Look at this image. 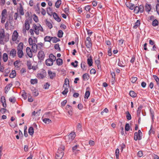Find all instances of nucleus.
I'll use <instances>...</instances> for the list:
<instances>
[{"label":"nucleus","instance_id":"6","mask_svg":"<svg viewBox=\"0 0 159 159\" xmlns=\"http://www.w3.org/2000/svg\"><path fill=\"white\" fill-rule=\"evenodd\" d=\"M19 7L17 8V12L19 13L20 16H23L24 14V9L22 4L21 3L19 4Z\"/></svg>","mask_w":159,"mask_h":159},{"label":"nucleus","instance_id":"47","mask_svg":"<svg viewBox=\"0 0 159 159\" xmlns=\"http://www.w3.org/2000/svg\"><path fill=\"white\" fill-rule=\"evenodd\" d=\"M46 24L48 26V28L50 29H51L52 28V24L49 21H47L46 22Z\"/></svg>","mask_w":159,"mask_h":159},{"label":"nucleus","instance_id":"15","mask_svg":"<svg viewBox=\"0 0 159 159\" xmlns=\"http://www.w3.org/2000/svg\"><path fill=\"white\" fill-rule=\"evenodd\" d=\"M27 30H29L30 29V24L29 21L28 20L26 19L25 20V26L24 27Z\"/></svg>","mask_w":159,"mask_h":159},{"label":"nucleus","instance_id":"8","mask_svg":"<svg viewBox=\"0 0 159 159\" xmlns=\"http://www.w3.org/2000/svg\"><path fill=\"white\" fill-rule=\"evenodd\" d=\"M64 152L62 151H57L56 154V159H61L64 155Z\"/></svg>","mask_w":159,"mask_h":159},{"label":"nucleus","instance_id":"52","mask_svg":"<svg viewBox=\"0 0 159 159\" xmlns=\"http://www.w3.org/2000/svg\"><path fill=\"white\" fill-rule=\"evenodd\" d=\"M78 62L77 61H75L74 62H71V65L73 66L74 67H76L78 66Z\"/></svg>","mask_w":159,"mask_h":159},{"label":"nucleus","instance_id":"46","mask_svg":"<svg viewBox=\"0 0 159 159\" xmlns=\"http://www.w3.org/2000/svg\"><path fill=\"white\" fill-rule=\"evenodd\" d=\"M63 33L61 30H59L58 31L57 36L59 38H61L62 37Z\"/></svg>","mask_w":159,"mask_h":159},{"label":"nucleus","instance_id":"26","mask_svg":"<svg viewBox=\"0 0 159 159\" xmlns=\"http://www.w3.org/2000/svg\"><path fill=\"white\" fill-rule=\"evenodd\" d=\"M14 19L15 20H17L18 18H20L21 19V16L19 15L18 12H16L15 13L14 15Z\"/></svg>","mask_w":159,"mask_h":159},{"label":"nucleus","instance_id":"3","mask_svg":"<svg viewBox=\"0 0 159 159\" xmlns=\"http://www.w3.org/2000/svg\"><path fill=\"white\" fill-rule=\"evenodd\" d=\"M75 136V132H71L69 135L66 137V142L70 143L73 140Z\"/></svg>","mask_w":159,"mask_h":159},{"label":"nucleus","instance_id":"17","mask_svg":"<svg viewBox=\"0 0 159 159\" xmlns=\"http://www.w3.org/2000/svg\"><path fill=\"white\" fill-rule=\"evenodd\" d=\"M16 50L14 49H12L10 52V55L12 57H14L16 56Z\"/></svg>","mask_w":159,"mask_h":159},{"label":"nucleus","instance_id":"61","mask_svg":"<svg viewBox=\"0 0 159 159\" xmlns=\"http://www.w3.org/2000/svg\"><path fill=\"white\" fill-rule=\"evenodd\" d=\"M33 16H34L33 19L34 20V21L36 22H37L39 21V19H38V16L35 14H34Z\"/></svg>","mask_w":159,"mask_h":159},{"label":"nucleus","instance_id":"51","mask_svg":"<svg viewBox=\"0 0 159 159\" xmlns=\"http://www.w3.org/2000/svg\"><path fill=\"white\" fill-rule=\"evenodd\" d=\"M15 98L14 97H12L9 98V101L12 103H14L16 101Z\"/></svg>","mask_w":159,"mask_h":159},{"label":"nucleus","instance_id":"20","mask_svg":"<svg viewBox=\"0 0 159 159\" xmlns=\"http://www.w3.org/2000/svg\"><path fill=\"white\" fill-rule=\"evenodd\" d=\"M86 64V63L84 61H82L81 63V68L84 71H85L86 70L87 68Z\"/></svg>","mask_w":159,"mask_h":159},{"label":"nucleus","instance_id":"64","mask_svg":"<svg viewBox=\"0 0 159 159\" xmlns=\"http://www.w3.org/2000/svg\"><path fill=\"white\" fill-rule=\"evenodd\" d=\"M156 9L157 12L159 15V4H157L156 5Z\"/></svg>","mask_w":159,"mask_h":159},{"label":"nucleus","instance_id":"36","mask_svg":"<svg viewBox=\"0 0 159 159\" xmlns=\"http://www.w3.org/2000/svg\"><path fill=\"white\" fill-rule=\"evenodd\" d=\"M61 0H57L55 3V6L57 8H58L61 4Z\"/></svg>","mask_w":159,"mask_h":159},{"label":"nucleus","instance_id":"11","mask_svg":"<svg viewBox=\"0 0 159 159\" xmlns=\"http://www.w3.org/2000/svg\"><path fill=\"white\" fill-rule=\"evenodd\" d=\"M46 75V73L44 71H43L42 73H38L37 74V77L39 79H43L45 77Z\"/></svg>","mask_w":159,"mask_h":159},{"label":"nucleus","instance_id":"5","mask_svg":"<svg viewBox=\"0 0 159 159\" xmlns=\"http://www.w3.org/2000/svg\"><path fill=\"white\" fill-rule=\"evenodd\" d=\"M85 45L86 47L88 48H92V43L91 40L89 37H88L86 38V41L85 42Z\"/></svg>","mask_w":159,"mask_h":159},{"label":"nucleus","instance_id":"40","mask_svg":"<svg viewBox=\"0 0 159 159\" xmlns=\"http://www.w3.org/2000/svg\"><path fill=\"white\" fill-rule=\"evenodd\" d=\"M153 76L154 79V80H156L157 84L159 86V79L158 77L156 75H153Z\"/></svg>","mask_w":159,"mask_h":159},{"label":"nucleus","instance_id":"27","mask_svg":"<svg viewBox=\"0 0 159 159\" xmlns=\"http://www.w3.org/2000/svg\"><path fill=\"white\" fill-rule=\"evenodd\" d=\"M159 24V22L157 19L154 20L152 23V25L153 26L156 27L158 26Z\"/></svg>","mask_w":159,"mask_h":159},{"label":"nucleus","instance_id":"42","mask_svg":"<svg viewBox=\"0 0 159 159\" xmlns=\"http://www.w3.org/2000/svg\"><path fill=\"white\" fill-rule=\"evenodd\" d=\"M35 10L37 13L40 14V8L39 4H37L36 6L35 7Z\"/></svg>","mask_w":159,"mask_h":159},{"label":"nucleus","instance_id":"56","mask_svg":"<svg viewBox=\"0 0 159 159\" xmlns=\"http://www.w3.org/2000/svg\"><path fill=\"white\" fill-rule=\"evenodd\" d=\"M54 48L55 49L57 50V51L60 50V48L59 47V45L58 43L54 45Z\"/></svg>","mask_w":159,"mask_h":159},{"label":"nucleus","instance_id":"63","mask_svg":"<svg viewBox=\"0 0 159 159\" xmlns=\"http://www.w3.org/2000/svg\"><path fill=\"white\" fill-rule=\"evenodd\" d=\"M12 86V84H9L7 85V86L5 87V89H7V90H9L10 88Z\"/></svg>","mask_w":159,"mask_h":159},{"label":"nucleus","instance_id":"41","mask_svg":"<svg viewBox=\"0 0 159 159\" xmlns=\"http://www.w3.org/2000/svg\"><path fill=\"white\" fill-rule=\"evenodd\" d=\"M126 117L128 120H130L131 119V117L129 111H127L126 112Z\"/></svg>","mask_w":159,"mask_h":159},{"label":"nucleus","instance_id":"18","mask_svg":"<svg viewBox=\"0 0 159 159\" xmlns=\"http://www.w3.org/2000/svg\"><path fill=\"white\" fill-rule=\"evenodd\" d=\"M48 74L50 78L51 79H52L56 76V73L50 70H48Z\"/></svg>","mask_w":159,"mask_h":159},{"label":"nucleus","instance_id":"24","mask_svg":"<svg viewBox=\"0 0 159 159\" xmlns=\"http://www.w3.org/2000/svg\"><path fill=\"white\" fill-rule=\"evenodd\" d=\"M52 37L50 36H46L44 38V40L45 42H50L51 41Z\"/></svg>","mask_w":159,"mask_h":159},{"label":"nucleus","instance_id":"31","mask_svg":"<svg viewBox=\"0 0 159 159\" xmlns=\"http://www.w3.org/2000/svg\"><path fill=\"white\" fill-rule=\"evenodd\" d=\"M51 41L53 43H56L57 42L59 41L60 40L59 39H58L55 37H52Z\"/></svg>","mask_w":159,"mask_h":159},{"label":"nucleus","instance_id":"28","mask_svg":"<svg viewBox=\"0 0 159 159\" xmlns=\"http://www.w3.org/2000/svg\"><path fill=\"white\" fill-rule=\"evenodd\" d=\"M8 57L7 54L6 53H4L2 56V59L5 62H6L8 60Z\"/></svg>","mask_w":159,"mask_h":159},{"label":"nucleus","instance_id":"16","mask_svg":"<svg viewBox=\"0 0 159 159\" xmlns=\"http://www.w3.org/2000/svg\"><path fill=\"white\" fill-rule=\"evenodd\" d=\"M151 9V6L150 4L146 3L145 6V10L148 12H149Z\"/></svg>","mask_w":159,"mask_h":159},{"label":"nucleus","instance_id":"58","mask_svg":"<svg viewBox=\"0 0 159 159\" xmlns=\"http://www.w3.org/2000/svg\"><path fill=\"white\" fill-rule=\"evenodd\" d=\"M125 130L127 131H128L130 129V125L129 124L127 123L125 125Z\"/></svg>","mask_w":159,"mask_h":159},{"label":"nucleus","instance_id":"7","mask_svg":"<svg viewBox=\"0 0 159 159\" xmlns=\"http://www.w3.org/2000/svg\"><path fill=\"white\" fill-rule=\"evenodd\" d=\"M38 57L40 61H43L45 57L44 52L42 50L39 51L38 55Z\"/></svg>","mask_w":159,"mask_h":159},{"label":"nucleus","instance_id":"21","mask_svg":"<svg viewBox=\"0 0 159 159\" xmlns=\"http://www.w3.org/2000/svg\"><path fill=\"white\" fill-rule=\"evenodd\" d=\"M49 59L52 61H55L56 60V57L52 54H50L49 55Z\"/></svg>","mask_w":159,"mask_h":159},{"label":"nucleus","instance_id":"55","mask_svg":"<svg viewBox=\"0 0 159 159\" xmlns=\"http://www.w3.org/2000/svg\"><path fill=\"white\" fill-rule=\"evenodd\" d=\"M137 80V78L136 77H132L131 78V82L133 83H134Z\"/></svg>","mask_w":159,"mask_h":159},{"label":"nucleus","instance_id":"43","mask_svg":"<svg viewBox=\"0 0 159 159\" xmlns=\"http://www.w3.org/2000/svg\"><path fill=\"white\" fill-rule=\"evenodd\" d=\"M87 62L89 66H90L92 65V58H91V57H90V58H88L87 59Z\"/></svg>","mask_w":159,"mask_h":159},{"label":"nucleus","instance_id":"54","mask_svg":"<svg viewBox=\"0 0 159 159\" xmlns=\"http://www.w3.org/2000/svg\"><path fill=\"white\" fill-rule=\"evenodd\" d=\"M77 129L79 130V131H80L82 129V125H81L80 123H79L78 124L77 126Z\"/></svg>","mask_w":159,"mask_h":159},{"label":"nucleus","instance_id":"38","mask_svg":"<svg viewBox=\"0 0 159 159\" xmlns=\"http://www.w3.org/2000/svg\"><path fill=\"white\" fill-rule=\"evenodd\" d=\"M139 7V12L140 13H142L144 11V7L142 5H140L138 7Z\"/></svg>","mask_w":159,"mask_h":159},{"label":"nucleus","instance_id":"44","mask_svg":"<svg viewBox=\"0 0 159 159\" xmlns=\"http://www.w3.org/2000/svg\"><path fill=\"white\" fill-rule=\"evenodd\" d=\"M7 11L6 9H4L2 10L1 13V15L2 17H6V13Z\"/></svg>","mask_w":159,"mask_h":159},{"label":"nucleus","instance_id":"59","mask_svg":"<svg viewBox=\"0 0 159 159\" xmlns=\"http://www.w3.org/2000/svg\"><path fill=\"white\" fill-rule=\"evenodd\" d=\"M134 13L136 14H137L139 12V7L138 6H135V7L134 8Z\"/></svg>","mask_w":159,"mask_h":159},{"label":"nucleus","instance_id":"10","mask_svg":"<svg viewBox=\"0 0 159 159\" xmlns=\"http://www.w3.org/2000/svg\"><path fill=\"white\" fill-rule=\"evenodd\" d=\"M26 52L27 54L31 58L32 57V52H33L30 47H27L26 48Z\"/></svg>","mask_w":159,"mask_h":159},{"label":"nucleus","instance_id":"4","mask_svg":"<svg viewBox=\"0 0 159 159\" xmlns=\"http://www.w3.org/2000/svg\"><path fill=\"white\" fill-rule=\"evenodd\" d=\"M142 133L140 130L138 132H135L134 134V139L135 140H140L142 139Z\"/></svg>","mask_w":159,"mask_h":159},{"label":"nucleus","instance_id":"23","mask_svg":"<svg viewBox=\"0 0 159 159\" xmlns=\"http://www.w3.org/2000/svg\"><path fill=\"white\" fill-rule=\"evenodd\" d=\"M82 78L84 80H87L89 79V75L88 74L85 73L83 75Z\"/></svg>","mask_w":159,"mask_h":159},{"label":"nucleus","instance_id":"14","mask_svg":"<svg viewBox=\"0 0 159 159\" xmlns=\"http://www.w3.org/2000/svg\"><path fill=\"white\" fill-rule=\"evenodd\" d=\"M54 18L58 22H60L61 20V19L58 16V15L55 12H53L52 14Z\"/></svg>","mask_w":159,"mask_h":159},{"label":"nucleus","instance_id":"9","mask_svg":"<svg viewBox=\"0 0 159 159\" xmlns=\"http://www.w3.org/2000/svg\"><path fill=\"white\" fill-rule=\"evenodd\" d=\"M18 36V34L16 30H15L12 36V40L13 41H16L17 40Z\"/></svg>","mask_w":159,"mask_h":159},{"label":"nucleus","instance_id":"30","mask_svg":"<svg viewBox=\"0 0 159 159\" xmlns=\"http://www.w3.org/2000/svg\"><path fill=\"white\" fill-rule=\"evenodd\" d=\"M23 48V44L22 43H19L17 47V50L22 51Z\"/></svg>","mask_w":159,"mask_h":159},{"label":"nucleus","instance_id":"19","mask_svg":"<svg viewBox=\"0 0 159 159\" xmlns=\"http://www.w3.org/2000/svg\"><path fill=\"white\" fill-rule=\"evenodd\" d=\"M31 45V50L32 52H35L37 49L38 45L35 43H34L33 44Z\"/></svg>","mask_w":159,"mask_h":159},{"label":"nucleus","instance_id":"60","mask_svg":"<svg viewBox=\"0 0 159 159\" xmlns=\"http://www.w3.org/2000/svg\"><path fill=\"white\" fill-rule=\"evenodd\" d=\"M50 86L49 84L46 83L44 85L43 88L45 89H48L49 86Z\"/></svg>","mask_w":159,"mask_h":159},{"label":"nucleus","instance_id":"57","mask_svg":"<svg viewBox=\"0 0 159 159\" xmlns=\"http://www.w3.org/2000/svg\"><path fill=\"white\" fill-rule=\"evenodd\" d=\"M68 91V88H65L64 90L62 92V94L64 95H65L67 94Z\"/></svg>","mask_w":159,"mask_h":159},{"label":"nucleus","instance_id":"49","mask_svg":"<svg viewBox=\"0 0 159 159\" xmlns=\"http://www.w3.org/2000/svg\"><path fill=\"white\" fill-rule=\"evenodd\" d=\"M38 82L37 80L36 79H32L30 80V82L32 84H36Z\"/></svg>","mask_w":159,"mask_h":159},{"label":"nucleus","instance_id":"37","mask_svg":"<svg viewBox=\"0 0 159 159\" xmlns=\"http://www.w3.org/2000/svg\"><path fill=\"white\" fill-rule=\"evenodd\" d=\"M33 91V94L35 97L39 95V92L38 91L35 89H34L33 90H32Z\"/></svg>","mask_w":159,"mask_h":159},{"label":"nucleus","instance_id":"48","mask_svg":"<svg viewBox=\"0 0 159 159\" xmlns=\"http://www.w3.org/2000/svg\"><path fill=\"white\" fill-rule=\"evenodd\" d=\"M90 94V92L89 91H86L84 95V98L87 99L88 98Z\"/></svg>","mask_w":159,"mask_h":159},{"label":"nucleus","instance_id":"22","mask_svg":"<svg viewBox=\"0 0 159 159\" xmlns=\"http://www.w3.org/2000/svg\"><path fill=\"white\" fill-rule=\"evenodd\" d=\"M142 107L143 106L141 105H140L138 107V110L137 111V115L138 117H139L140 116V114Z\"/></svg>","mask_w":159,"mask_h":159},{"label":"nucleus","instance_id":"34","mask_svg":"<svg viewBox=\"0 0 159 159\" xmlns=\"http://www.w3.org/2000/svg\"><path fill=\"white\" fill-rule=\"evenodd\" d=\"M17 55L19 57L21 58L23 56V53L22 51L17 50Z\"/></svg>","mask_w":159,"mask_h":159},{"label":"nucleus","instance_id":"35","mask_svg":"<svg viewBox=\"0 0 159 159\" xmlns=\"http://www.w3.org/2000/svg\"><path fill=\"white\" fill-rule=\"evenodd\" d=\"M129 95L133 98H134L137 96V94L134 91H130L129 92Z\"/></svg>","mask_w":159,"mask_h":159},{"label":"nucleus","instance_id":"12","mask_svg":"<svg viewBox=\"0 0 159 159\" xmlns=\"http://www.w3.org/2000/svg\"><path fill=\"white\" fill-rule=\"evenodd\" d=\"M126 5L131 10H133L135 7L134 4L128 2L126 3Z\"/></svg>","mask_w":159,"mask_h":159},{"label":"nucleus","instance_id":"33","mask_svg":"<svg viewBox=\"0 0 159 159\" xmlns=\"http://www.w3.org/2000/svg\"><path fill=\"white\" fill-rule=\"evenodd\" d=\"M57 64L58 66H61L62 64L63 61L61 58H58L57 59Z\"/></svg>","mask_w":159,"mask_h":159},{"label":"nucleus","instance_id":"45","mask_svg":"<svg viewBox=\"0 0 159 159\" xmlns=\"http://www.w3.org/2000/svg\"><path fill=\"white\" fill-rule=\"evenodd\" d=\"M43 121L45 123H48L51 122V121L48 118H44L43 119Z\"/></svg>","mask_w":159,"mask_h":159},{"label":"nucleus","instance_id":"62","mask_svg":"<svg viewBox=\"0 0 159 159\" xmlns=\"http://www.w3.org/2000/svg\"><path fill=\"white\" fill-rule=\"evenodd\" d=\"M143 153L142 151H139L137 154V155L139 157H141L143 156Z\"/></svg>","mask_w":159,"mask_h":159},{"label":"nucleus","instance_id":"53","mask_svg":"<svg viewBox=\"0 0 159 159\" xmlns=\"http://www.w3.org/2000/svg\"><path fill=\"white\" fill-rule=\"evenodd\" d=\"M66 109L68 111H72L73 110L72 107L69 105H66Z\"/></svg>","mask_w":159,"mask_h":159},{"label":"nucleus","instance_id":"29","mask_svg":"<svg viewBox=\"0 0 159 159\" xmlns=\"http://www.w3.org/2000/svg\"><path fill=\"white\" fill-rule=\"evenodd\" d=\"M41 111V109H39L36 112L34 111L32 113V115L33 116H39L40 115V112Z\"/></svg>","mask_w":159,"mask_h":159},{"label":"nucleus","instance_id":"1","mask_svg":"<svg viewBox=\"0 0 159 159\" xmlns=\"http://www.w3.org/2000/svg\"><path fill=\"white\" fill-rule=\"evenodd\" d=\"M9 36L8 34L5 35L4 31H1L0 33V44H4V42L8 41Z\"/></svg>","mask_w":159,"mask_h":159},{"label":"nucleus","instance_id":"50","mask_svg":"<svg viewBox=\"0 0 159 159\" xmlns=\"http://www.w3.org/2000/svg\"><path fill=\"white\" fill-rule=\"evenodd\" d=\"M64 149L65 146L63 145H61L60 147L58 148V151L60 152V151H62L63 152V151L64 150Z\"/></svg>","mask_w":159,"mask_h":159},{"label":"nucleus","instance_id":"39","mask_svg":"<svg viewBox=\"0 0 159 159\" xmlns=\"http://www.w3.org/2000/svg\"><path fill=\"white\" fill-rule=\"evenodd\" d=\"M140 22L139 20H137L136 23H135V25L133 26L134 29H136L137 27L140 25Z\"/></svg>","mask_w":159,"mask_h":159},{"label":"nucleus","instance_id":"32","mask_svg":"<svg viewBox=\"0 0 159 159\" xmlns=\"http://www.w3.org/2000/svg\"><path fill=\"white\" fill-rule=\"evenodd\" d=\"M28 132L30 135H33L34 132V129L32 127H30L28 129Z\"/></svg>","mask_w":159,"mask_h":159},{"label":"nucleus","instance_id":"25","mask_svg":"<svg viewBox=\"0 0 159 159\" xmlns=\"http://www.w3.org/2000/svg\"><path fill=\"white\" fill-rule=\"evenodd\" d=\"M79 146V145H76L73 146L72 148L73 152H74L75 153H77V152L79 151V150H77V148Z\"/></svg>","mask_w":159,"mask_h":159},{"label":"nucleus","instance_id":"2","mask_svg":"<svg viewBox=\"0 0 159 159\" xmlns=\"http://www.w3.org/2000/svg\"><path fill=\"white\" fill-rule=\"evenodd\" d=\"M33 29L34 32L37 35L39 34V31L42 32H43L42 27L39 24L37 25L35 24H33Z\"/></svg>","mask_w":159,"mask_h":159},{"label":"nucleus","instance_id":"13","mask_svg":"<svg viewBox=\"0 0 159 159\" xmlns=\"http://www.w3.org/2000/svg\"><path fill=\"white\" fill-rule=\"evenodd\" d=\"M45 63L47 66H51L53 65V62L48 58L46 60Z\"/></svg>","mask_w":159,"mask_h":159}]
</instances>
